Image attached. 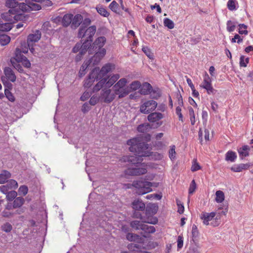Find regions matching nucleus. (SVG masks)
Returning a JSON list of instances; mask_svg holds the SVG:
<instances>
[{
    "mask_svg": "<svg viewBox=\"0 0 253 253\" xmlns=\"http://www.w3.org/2000/svg\"><path fill=\"white\" fill-rule=\"evenodd\" d=\"M127 144L130 146L129 150L134 153V155L124 156L120 161L122 162H128L130 164H139L142 161V157L149 155L148 144L140 141L139 139L133 138L127 141Z\"/></svg>",
    "mask_w": 253,
    "mask_h": 253,
    "instance_id": "1",
    "label": "nucleus"
},
{
    "mask_svg": "<svg viewBox=\"0 0 253 253\" xmlns=\"http://www.w3.org/2000/svg\"><path fill=\"white\" fill-rule=\"evenodd\" d=\"M106 39L104 37H100L98 38L93 43L91 47L89 50V54L94 55L91 57L92 65H97L102 58L106 54V50L103 48Z\"/></svg>",
    "mask_w": 253,
    "mask_h": 253,
    "instance_id": "2",
    "label": "nucleus"
},
{
    "mask_svg": "<svg viewBox=\"0 0 253 253\" xmlns=\"http://www.w3.org/2000/svg\"><path fill=\"white\" fill-rule=\"evenodd\" d=\"M131 167L126 169L125 171L126 175L130 176H138L144 174L147 172V170L144 164H131Z\"/></svg>",
    "mask_w": 253,
    "mask_h": 253,
    "instance_id": "3",
    "label": "nucleus"
},
{
    "mask_svg": "<svg viewBox=\"0 0 253 253\" xmlns=\"http://www.w3.org/2000/svg\"><path fill=\"white\" fill-rule=\"evenodd\" d=\"M152 183L146 181H134L132 185L136 188L137 193L139 195H143L152 191Z\"/></svg>",
    "mask_w": 253,
    "mask_h": 253,
    "instance_id": "4",
    "label": "nucleus"
},
{
    "mask_svg": "<svg viewBox=\"0 0 253 253\" xmlns=\"http://www.w3.org/2000/svg\"><path fill=\"white\" fill-rule=\"evenodd\" d=\"M96 31L95 26H91L87 29L85 27H80L78 32V37L83 39L84 37H86V40H89L92 41L93 36L94 35Z\"/></svg>",
    "mask_w": 253,
    "mask_h": 253,
    "instance_id": "5",
    "label": "nucleus"
},
{
    "mask_svg": "<svg viewBox=\"0 0 253 253\" xmlns=\"http://www.w3.org/2000/svg\"><path fill=\"white\" fill-rule=\"evenodd\" d=\"M110 87L103 88L100 92V101L106 103L112 102L115 99V94L111 92Z\"/></svg>",
    "mask_w": 253,
    "mask_h": 253,
    "instance_id": "6",
    "label": "nucleus"
},
{
    "mask_svg": "<svg viewBox=\"0 0 253 253\" xmlns=\"http://www.w3.org/2000/svg\"><path fill=\"white\" fill-rule=\"evenodd\" d=\"M157 106V103L153 100L145 102L140 107V111L143 114H149L153 111Z\"/></svg>",
    "mask_w": 253,
    "mask_h": 253,
    "instance_id": "7",
    "label": "nucleus"
},
{
    "mask_svg": "<svg viewBox=\"0 0 253 253\" xmlns=\"http://www.w3.org/2000/svg\"><path fill=\"white\" fill-rule=\"evenodd\" d=\"M19 13L18 10L10 9L8 12H4L1 14V17L6 21L12 22L13 20H16V17Z\"/></svg>",
    "mask_w": 253,
    "mask_h": 253,
    "instance_id": "8",
    "label": "nucleus"
},
{
    "mask_svg": "<svg viewBox=\"0 0 253 253\" xmlns=\"http://www.w3.org/2000/svg\"><path fill=\"white\" fill-rule=\"evenodd\" d=\"M140 211H135L133 213V217L134 218H138L142 220V222L150 223L152 224H156L158 223V220L157 218L155 217H149L147 218H145L143 217L141 213L139 212Z\"/></svg>",
    "mask_w": 253,
    "mask_h": 253,
    "instance_id": "9",
    "label": "nucleus"
},
{
    "mask_svg": "<svg viewBox=\"0 0 253 253\" xmlns=\"http://www.w3.org/2000/svg\"><path fill=\"white\" fill-rule=\"evenodd\" d=\"M112 67L111 64L108 63L103 66L100 71L99 68H95L93 70H97V78L100 80L104 78L105 76L111 71Z\"/></svg>",
    "mask_w": 253,
    "mask_h": 253,
    "instance_id": "10",
    "label": "nucleus"
},
{
    "mask_svg": "<svg viewBox=\"0 0 253 253\" xmlns=\"http://www.w3.org/2000/svg\"><path fill=\"white\" fill-rule=\"evenodd\" d=\"M97 70H93L92 71L89 75L88 78L84 81V87L89 88L92 85L95 80H96V81L99 80L97 78Z\"/></svg>",
    "mask_w": 253,
    "mask_h": 253,
    "instance_id": "11",
    "label": "nucleus"
},
{
    "mask_svg": "<svg viewBox=\"0 0 253 253\" xmlns=\"http://www.w3.org/2000/svg\"><path fill=\"white\" fill-rule=\"evenodd\" d=\"M41 38V33L39 30H36L33 34H30L28 37V46H32V43L38 42Z\"/></svg>",
    "mask_w": 253,
    "mask_h": 253,
    "instance_id": "12",
    "label": "nucleus"
},
{
    "mask_svg": "<svg viewBox=\"0 0 253 253\" xmlns=\"http://www.w3.org/2000/svg\"><path fill=\"white\" fill-rule=\"evenodd\" d=\"M83 20V16L80 14H76L72 19L71 27L72 29H75L78 27L82 23Z\"/></svg>",
    "mask_w": 253,
    "mask_h": 253,
    "instance_id": "13",
    "label": "nucleus"
},
{
    "mask_svg": "<svg viewBox=\"0 0 253 253\" xmlns=\"http://www.w3.org/2000/svg\"><path fill=\"white\" fill-rule=\"evenodd\" d=\"M216 216V212H211V213L203 212L201 215V218L203 220V223L208 225L210 224L209 221H211Z\"/></svg>",
    "mask_w": 253,
    "mask_h": 253,
    "instance_id": "14",
    "label": "nucleus"
},
{
    "mask_svg": "<svg viewBox=\"0 0 253 253\" xmlns=\"http://www.w3.org/2000/svg\"><path fill=\"white\" fill-rule=\"evenodd\" d=\"M115 96L118 95L119 98H122L126 96L130 92L128 87L125 88H114Z\"/></svg>",
    "mask_w": 253,
    "mask_h": 253,
    "instance_id": "15",
    "label": "nucleus"
},
{
    "mask_svg": "<svg viewBox=\"0 0 253 253\" xmlns=\"http://www.w3.org/2000/svg\"><path fill=\"white\" fill-rule=\"evenodd\" d=\"M164 117V115L161 113L154 112L150 113L147 117L148 120L150 122L155 123Z\"/></svg>",
    "mask_w": 253,
    "mask_h": 253,
    "instance_id": "16",
    "label": "nucleus"
},
{
    "mask_svg": "<svg viewBox=\"0 0 253 253\" xmlns=\"http://www.w3.org/2000/svg\"><path fill=\"white\" fill-rule=\"evenodd\" d=\"M132 205L133 209L135 211H143L145 209L144 203L139 199L134 200Z\"/></svg>",
    "mask_w": 253,
    "mask_h": 253,
    "instance_id": "17",
    "label": "nucleus"
},
{
    "mask_svg": "<svg viewBox=\"0 0 253 253\" xmlns=\"http://www.w3.org/2000/svg\"><path fill=\"white\" fill-rule=\"evenodd\" d=\"M4 73L6 79L12 82L16 80V76L12 70L9 67H5L4 70Z\"/></svg>",
    "mask_w": 253,
    "mask_h": 253,
    "instance_id": "18",
    "label": "nucleus"
},
{
    "mask_svg": "<svg viewBox=\"0 0 253 253\" xmlns=\"http://www.w3.org/2000/svg\"><path fill=\"white\" fill-rule=\"evenodd\" d=\"M107 79L106 78H104L103 79H101L98 82V83L93 87L92 89L93 92H96L99 90H101L104 88H106V81Z\"/></svg>",
    "mask_w": 253,
    "mask_h": 253,
    "instance_id": "19",
    "label": "nucleus"
},
{
    "mask_svg": "<svg viewBox=\"0 0 253 253\" xmlns=\"http://www.w3.org/2000/svg\"><path fill=\"white\" fill-rule=\"evenodd\" d=\"M249 164H240L234 165L231 168V170L234 172H241L243 170L247 169L250 167Z\"/></svg>",
    "mask_w": 253,
    "mask_h": 253,
    "instance_id": "20",
    "label": "nucleus"
},
{
    "mask_svg": "<svg viewBox=\"0 0 253 253\" xmlns=\"http://www.w3.org/2000/svg\"><path fill=\"white\" fill-rule=\"evenodd\" d=\"M250 148L248 145H244L242 147L238 149V153L239 154L240 157L241 159H243L244 158L249 155V151Z\"/></svg>",
    "mask_w": 253,
    "mask_h": 253,
    "instance_id": "21",
    "label": "nucleus"
},
{
    "mask_svg": "<svg viewBox=\"0 0 253 253\" xmlns=\"http://www.w3.org/2000/svg\"><path fill=\"white\" fill-rule=\"evenodd\" d=\"M152 89V87L151 85L148 83H145L143 84L139 91L141 94L147 95L151 92Z\"/></svg>",
    "mask_w": 253,
    "mask_h": 253,
    "instance_id": "22",
    "label": "nucleus"
},
{
    "mask_svg": "<svg viewBox=\"0 0 253 253\" xmlns=\"http://www.w3.org/2000/svg\"><path fill=\"white\" fill-rule=\"evenodd\" d=\"M158 207L155 204H150L146 208V214L148 216L153 215L156 213Z\"/></svg>",
    "mask_w": 253,
    "mask_h": 253,
    "instance_id": "23",
    "label": "nucleus"
},
{
    "mask_svg": "<svg viewBox=\"0 0 253 253\" xmlns=\"http://www.w3.org/2000/svg\"><path fill=\"white\" fill-rule=\"evenodd\" d=\"M25 199L22 197L16 198L12 203V207L13 209L21 208L25 203Z\"/></svg>",
    "mask_w": 253,
    "mask_h": 253,
    "instance_id": "24",
    "label": "nucleus"
},
{
    "mask_svg": "<svg viewBox=\"0 0 253 253\" xmlns=\"http://www.w3.org/2000/svg\"><path fill=\"white\" fill-rule=\"evenodd\" d=\"M92 42V41L89 40H84L82 44H81L82 47L81 51L84 53H85L87 50L89 52V50L92 46V45H91Z\"/></svg>",
    "mask_w": 253,
    "mask_h": 253,
    "instance_id": "25",
    "label": "nucleus"
},
{
    "mask_svg": "<svg viewBox=\"0 0 253 253\" xmlns=\"http://www.w3.org/2000/svg\"><path fill=\"white\" fill-rule=\"evenodd\" d=\"M73 17V14H65L62 19V25L64 27H68L70 25H71L72 19Z\"/></svg>",
    "mask_w": 253,
    "mask_h": 253,
    "instance_id": "26",
    "label": "nucleus"
},
{
    "mask_svg": "<svg viewBox=\"0 0 253 253\" xmlns=\"http://www.w3.org/2000/svg\"><path fill=\"white\" fill-rule=\"evenodd\" d=\"M25 57V56L22 53V51L19 48H16L15 51V56L11 59H13L14 61L19 63Z\"/></svg>",
    "mask_w": 253,
    "mask_h": 253,
    "instance_id": "27",
    "label": "nucleus"
},
{
    "mask_svg": "<svg viewBox=\"0 0 253 253\" xmlns=\"http://www.w3.org/2000/svg\"><path fill=\"white\" fill-rule=\"evenodd\" d=\"M120 78L118 74L114 75L108 80L107 78L106 81V87H110Z\"/></svg>",
    "mask_w": 253,
    "mask_h": 253,
    "instance_id": "28",
    "label": "nucleus"
},
{
    "mask_svg": "<svg viewBox=\"0 0 253 253\" xmlns=\"http://www.w3.org/2000/svg\"><path fill=\"white\" fill-rule=\"evenodd\" d=\"M11 176L10 173L7 171L4 170L1 174H0V184L4 183L7 181V179Z\"/></svg>",
    "mask_w": 253,
    "mask_h": 253,
    "instance_id": "29",
    "label": "nucleus"
},
{
    "mask_svg": "<svg viewBox=\"0 0 253 253\" xmlns=\"http://www.w3.org/2000/svg\"><path fill=\"white\" fill-rule=\"evenodd\" d=\"M217 211L218 212H216L219 215L223 214L226 215L227 212H228V206L227 205H223V207H220L218 208ZM220 218V215H217L215 217V219H219Z\"/></svg>",
    "mask_w": 253,
    "mask_h": 253,
    "instance_id": "30",
    "label": "nucleus"
},
{
    "mask_svg": "<svg viewBox=\"0 0 253 253\" xmlns=\"http://www.w3.org/2000/svg\"><path fill=\"white\" fill-rule=\"evenodd\" d=\"M17 8H18L17 9L19 12L18 14V16L19 14H21V11L24 12L29 10V3L27 4L24 2L18 3Z\"/></svg>",
    "mask_w": 253,
    "mask_h": 253,
    "instance_id": "31",
    "label": "nucleus"
},
{
    "mask_svg": "<svg viewBox=\"0 0 253 253\" xmlns=\"http://www.w3.org/2000/svg\"><path fill=\"white\" fill-rule=\"evenodd\" d=\"M237 158V155L234 152L232 151H228L225 156V160L228 161L233 162Z\"/></svg>",
    "mask_w": 253,
    "mask_h": 253,
    "instance_id": "32",
    "label": "nucleus"
},
{
    "mask_svg": "<svg viewBox=\"0 0 253 253\" xmlns=\"http://www.w3.org/2000/svg\"><path fill=\"white\" fill-rule=\"evenodd\" d=\"M143 223L142 221H138V220H133L130 223V226L135 230H141V228H142V226L143 225Z\"/></svg>",
    "mask_w": 253,
    "mask_h": 253,
    "instance_id": "33",
    "label": "nucleus"
},
{
    "mask_svg": "<svg viewBox=\"0 0 253 253\" xmlns=\"http://www.w3.org/2000/svg\"><path fill=\"white\" fill-rule=\"evenodd\" d=\"M238 5V3L236 0H228L227 6L229 10L231 11L237 9L236 5Z\"/></svg>",
    "mask_w": 253,
    "mask_h": 253,
    "instance_id": "34",
    "label": "nucleus"
},
{
    "mask_svg": "<svg viewBox=\"0 0 253 253\" xmlns=\"http://www.w3.org/2000/svg\"><path fill=\"white\" fill-rule=\"evenodd\" d=\"M18 3V2H17L16 0H7L5 5L10 9H13L17 10L18 9L17 8Z\"/></svg>",
    "mask_w": 253,
    "mask_h": 253,
    "instance_id": "35",
    "label": "nucleus"
},
{
    "mask_svg": "<svg viewBox=\"0 0 253 253\" xmlns=\"http://www.w3.org/2000/svg\"><path fill=\"white\" fill-rule=\"evenodd\" d=\"M141 230L144 231L146 234L153 233L156 231L155 227L153 226H148L146 224H143Z\"/></svg>",
    "mask_w": 253,
    "mask_h": 253,
    "instance_id": "36",
    "label": "nucleus"
},
{
    "mask_svg": "<svg viewBox=\"0 0 253 253\" xmlns=\"http://www.w3.org/2000/svg\"><path fill=\"white\" fill-rule=\"evenodd\" d=\"M211 79H210L209 76L206 74L204 77V81L201 85V86L204 88H207V87L211 85Z\"/></svg>",
    "mask_w": 253,
    "mask_h": 253,
    "instance_id": "37",
    "label": "nucleus"
},
{
    "mask_svg": "<svg viewBox=\"0 0 253 253\" xmlns=\"http://www.w3.org/2000/svg\"><path fill=\"white\" fill-rule=\"evenodd\" d=\"M126 82L125 78H122L114 85L113 88H125Z\"/></svg>",
    "mask_w": 253,
    "mask_h": 253,
    "instance_id": "38",
    "label": "nucleus"
},
{
    "mask_svg": "<svg viewBox=\"0 0 253 253\" xmlns=\"http://www.w3.org/2000/svg\"><path fill=\"white\" fill-rule=\"evenodd\" d=\"M141 86L140 83L139 81H134L132 82L129 85V86H127L128 87L130 92L132 91H134L139 88Z\"/></svg>",
    "mask_w": 253,
    "mask_h": 253,
    "instance_id": "39",
    "label": "nucleus"
},
{
    "mask_svg": "<svg viewBox=\"0 0 253 253\" xmlns=\"http://www.w3.org/2000/svg\"><path fill=\"white\" fill-rule=\"evenodd\" d=\"M215 201L217 203H221L224 200V194L220 190H218L215 193Z\"/></svg>",
    "mask_w": 253,
    "mask_h": 253,
    "instance_id": "40",
    "label": "nucleus"
},
{
    "mask_svg": "<svg viewBox=\"0 0 253 253\" xmlns=\"http://www.w3.org/2000/svg\"><path fill=\"white\" fill-rule=\"evenodd\" d=\"M10 41V38L6 35H1L0 36V43L2 45L7 44Z\"/></svg>",
    "mask_w": 253,
    "mask_h": 253,
    "instance_id": "41",
    "label": "nucleus"
},
{
    "mask_svg": "<svg viewBox=\"0 0 253 253\" xmlns=\"http://www.w3.org/2000/svg\"><path fill=\"white\" fill-rule=\"evenodd\" d=\"M11 22L1 23L0 26V30L2 31H9L12 29Z\"/></svg>",
    "mask_w": 253,
    "mask_h": 253,
    "instance_id": "42",
    "label": "nucleus"
},
{
    "mask_svg": "<svg viewBox=\"0 0 253 253\" xmlns=\"http://www.w3.org/2000/svg\"><path fill=\"white\" fill-rule=\"evenodd\" d=\"M96 9L97 12L104 17H107L109 15V12L102 6H97Z\"/></svg>",
    "mask_w": 253,
    "mask_h": 253,
    "instance_id": "43",
    "label": "nucleus"
},
{
    "mask_svg": "<svg viewBox=\"0 0 253 253\" xmlns=\"http://www.w3.org/2000/svg\"><path fill=\"white\" fill-rule=\"evenodd\" d=\"M17 193L15 191L8 192L6 195V200L9 201L14 200L16 197Z\"/></svg>",
    "mask_w": 253,
    "mask_h": 253,
    "instance_id": "44",
    "label": "nucleus"
},
{
    "mask_svg": "<svg viewBox=\"0 0 253 253\" xmlns=\"http://www.w3.org/2000/svg\"><path fill=\"white\" fill-rule=\"evenodd\" d=\"M149 128V125L148 124H143L139 125L137 127V130L140 132H146Z\"/></svg>",
    "mask_w": 253,
    "mask_h": 253,
    "instance_id": "45",
    "label": "nucleus"
},
{
    "mask_svg": "<svg viewBox=\"0 0 253 253\" xmlns=\"http://www.w3.org/2000/svg\"><path fill=\"white\" fill-rule=\"evenodd\" d=\"M126 238L129 241H136L140 239L139 235L130 233L127 234Z\"/></svg>",
    "mask_w": 253,
    "mask_h": 253,
    "instance_id": "46",
    "label": "nucleus"
},
{
    "mask_svg": "<svg viewBox=\"0 0 253 253\" xmlns=\"http://www.w3.org/2000/svg\"><path fill=\"white\" fill-rule=\"evenodd\" d=\"M164 24L166 27L169 29H172L174 27L173 22L168 18H165L164 20Z\"/></svg>",
    "mask_w": 253,
    "mask_h": 253,
    "instance_id": "47",
    "label": "nucleus"
},
{
    "mask_svg": "<svg viewBox=\"0 0 253 253\" xmlns=\"http://www.w3.org/2000/svg\"><path fill=\"white\" fill-rule=\"evenodd\" d=\"M1 230L5 232H10L12 229V226L9 222H6L1 226Z\"/></svg>",
    "mask_w": 253,
    "mask_h": 253,
    "instance_id": "48",
    "label": "nucleus"
},
{
    "mask_svg": "<svg viewBox=\"0 0 253 253\" xmlns=\"http://www.w3.org/2000/svg\"><path fill=\"white\" fill-rule=\"evenodd\" d=\"M4 94L8 100L12 102L15 101V97L8 89H4Z\"/></svg>",
    "mask_w": 253,
    "mask_h": 253,
    "instance_id": "49",
    "label": "nucleus"
},
{
    "mask_svg": "<svg viewBox=\"0 0 253 253\" xmlns=\"http://www.w3.org/2000/svg\"><path fill=\"white\" fill-rule=\"evenodd\" d=\"M127 248L130 251L138 252L140 249V246L138 244L131 243L127 245Z\"/></svg>",
    "mask_w": 253,
    "mask_h": 253,
    "instance_id": "50",
    "label": "nucleus"
},
{
    "mask_svg": "<svg viewBox=\"0 0 253 253\" xmlns=\"http://www.w3.org/2000/svg\"><path fill=\"white\" fill-rule=\"evenodd\" d=\"M236 28L235 23L231 20H229L227 22V29L229 32H233L235 30Z\"/></svg>",
    "mask_w": 253,
    "mask_h": 253,
    "instance_id": "51",
    "label": "nucleus"
},
{
    "mask_svg": "<svg viewBox=\"0 0 253 253\" xmlns=\"http://www.w3.org/2000/svg\"><path fill=\"white\" fill-rule=\"evenodd\" d=\"M239 33L240 34L247 35L248 33V31L246 30L247 26L244 24H240L239 25Z\"/></svg>",
    "mask_w": 253,
    "mask_h": 253,
    "instance_id": "52",
    "label": "nucleus"
},
{
    "mask_svg": "<svg viewBox=\"0 0 253 253\" xmlns=\"http://www.w3.org/2000/svg\"><path fill=\"white\" fill-rule=\"evenodd\" d=\"M192 240L193 241H194L199 235V232L197 227L195 224L193 225L192 226Z\"/></svg>",
    "mask_w": 253,
    "mask_h": 253,
    "instance_id": "53",
    "label": "nucleus"
},
{
    "mask_svg": "<svg viewBox=\"0 0 253 253\" xmlns=\"http://www.w3.org/2000/svg\"><path fill=\"white\" fill-rule=\"evenodd\" d=\"M29 9L32 10H38L41 9V6L37 3L33 2V1L29 2Z\"/></svg>",
    "mask_w": 253,
    "mask_h": 253,
    "instance_id": "54",
    "label": "nucleus"
},
{
    "mask_svg": "<svg viewBox=\"0 0 253 253\" xmlns=\"http://www.w3.org/2000/svg\"><path fill=\"white\" fill-rule=\"evenodd\" d=\"M7 184L8 185L9 189L14 188L16 189L18 187V183L17 181L13 179H10L7 181Z\"/></svg>",
    "mask_w": 253,
    "mask_h": 253,
    "instance_id": "55",
    "label": "nucleus"
},
{
    "mask_svg": "<svg viewBox=\"0 0 253 253\" xmlns=\"http://www.w3.org/2000/svg\"><path fill=\"white\" fill-rule=\"evenodd\" d=\"M10 61L12 66L16 69H17L20 73H23L24 72L23 69L22 68V66L19 64V63L14 61L13 59H11Z\"/></svg>",
    "mask_w": 253,
    "mask_h": 253,
    "instance_id": "56",
    "label": "nucleus"
},
{
    "mask_svg": "<svg viewBox=\"0 0 253 253\" xmlns=\"http://www.w3.org/2000/svg\"><path fill=\"white\" fill-rule=\"evenodd\" d=\"M28 191V187L26 185H22L21 186L19 189L18 192L20 195H22L23 196H25Z\"/></svg>",
    "mask_w": 253,
    "mask_h": 253,
    "instance_id": "57",
    "label": "nucleus"
},
{
    "mask_svg": "<svg viewBox=\"0 0 253 253\" xmlns=\"http://www.w3.org/2000/svg\"><path fill=\"white\" fill-rule=\"evenodd\" d=\"M100 101V96L97 95H93L89 100V104L91 105H95Z\"/></svg>",
    "mask_w": 253,
    "mask_h": 253,
    "instance_id": "58",
    "label": "nucleus"
},
{
    "mask_svg": "<svg viewBox=\"0 0 253 253\" xmlns=\"http://www.w3.org/2000/svg\"><path fill=\"white\" fill-rule=\"evenodd\" d=\"M118 7L119 4L115 0H113L109 5V8L111 9V10L116 13L117 12Z\"/></svg>",
    "mask_w": 253,
    "mask_h": 253,
    "instance_id": "59",
    "label": "nucleus"
},
{
    "mask_svg": "<svg viewBox=\"0 0 253 253\" xmlns=\"http://www.w3.org/2000/svg\"><path fill=\"white\" fill-rule=\"evenodd\" d=\"M142 51L145 53V54L150 58H153V54L152 53L150 49L147 46H144L142 48Z\"/></svg>",
    "mask_w": 253,
    "mask_h": 253,
    "instance_id": "60",
    "label": "nucleus"
},
{
    "mask_svg": "<svg viewBox=\"0 0 253 253\" xmlns=\"http://www.w3.org/2000/svg\"><path fill=\"white\" fill-rule=\"evenodd\" d=\"M196 189V184L195 181L193 180L190 184L189 188V193L190 194H193Z\"/></svg>",
    "mask_w": 253,
    "mask_h": 253,
    "instance_id": "61",
    "label": "nucleus"
},
{
    "mask_svg": "<svg viewBox=\"0 0 253 253\" xmlns=\"http://www.w3.org/2000/svg\"><path fill=\"white\" fill-rule=\"evenodd\" d=\"M186 253H200L199 248L196 246H191Z\"/></svg>",
    "mask_w": 253,
    "mask_h": 253,
    "instance_id": "62",
    "label": "nucleus"
},
{
    "mask_svg": "<svg viewBox=\"0 0 253 253\" xmlns=\"http://www.w3.org/2000/svg\"><path fill=\"white\" fill-rule=\"evenodd\" d=\"M20 62H21L22 65L27 68H29L31 67V63L26 57L20 61Z\"/></svg>",
    "mask_w": 253,
    "mask_h": 253,
    "instance_id": "63",
    "label": "nucleus"
},
{
    "mask_svg": "<svg viewBox=\"0 0 253 253\" xmlns=\"http://www.w3.org/2000/svg\"><path fill=\"white\" fill-rule=\"evenodd\" d=\"M177 249H180L183 245V239L181 236H178L177 239Z\"/></svg>",
    "mask_w": 253,
    "mask_h": 253,
    "instance_id": "64",
    "label": "nucleus"
}]
</instances>
